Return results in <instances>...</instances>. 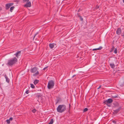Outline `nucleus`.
Returning a JSON list of instances; mask_svg holds the SVG:
<instances>
[{
	"instance_id": "nucleus-1",
	"label": "nucleus",
	"mask_w": 124,
	"mask_h": 124,
	"mask_svg": "<svg viewBox=\"0 0 124 124\" xmlns=\"http://www.w3.org/2000/svg\"><path fill=\"white\" fill-rule=\"evenodd\" d=\"M17 62V59L16 57H14L8 60L7 65L8 66H11L15 64Z\"/></svg>"
},
{
	"instance_id": "nucleus-2",
	"label": "nucleus",
	"mask_w": 124,
	"mask_h": 124,
	"mask_svg": "<svg viewBox=\"0 0 124 124\" xmlns=\"http://www.w3.org/2000/svg\"><path fill=\"white\" fill-rule=\"evenodd\" d=\"M66 106L64 105H59L57 108V111L62 113L65 111L66 109Z\"/></svg>"
},
{
	"instance_id": "nucleus-3",
	"label": "nucleus",
	"mask_w": 124,
	"mask_h": 124,
	"mask_svg": "<svg viewBox=\"0 0 124 124\" xmlns=\"http://www.w3.org/2000/svg\"><path fill=\"white\" fill-rule=\"evenodd\" d=\"M37 68L36 67L33 68L31 69L30 71L31 73H34L36 71L35 73L33 74V76H36L39 75V72L38 71H37Z\"/></svg>"
},
{
	"instance_id": "nucleus-4",
	"label": "nucleus",
	"mask_w": 124,
	"mask_h": 124,
	"mask_svg": "<svg viewBox=\"0 0 124 124\" xmlns=\"http://www.w3.org/2000/svg\"><path fill=\"white\" fill-rule=\"evenodd\" d=\"M54 85V83L53 81L51 80L49 81L48 82L47 86L48 89H50L53 88Z\"/></svg>"
},
{
	"instance_id": "nucleus-5",
	"label": "nucleus",
	"mask_w": 124,
	"mask_h": 124,
	"mask_svg": "<svg viewBox=\"0 0 124 124\" xmlns=\"http://www.w3.org/2000/svg\"><path fill=\"white\" fill-rule=\"evenodd\" d=\"M113 101V100L111 99H109L107 100L104 101V103L108 106L110 107V105L109 104L111 103Z\"/></svg>"
},
{
	"instance_id": "nucleus-6",
	"label": "nucleus",
	"mask_w": 124,
	"mask_h": 124,
	"mask_svg": "<svg viewBox=\"0 0 124 124\" xmlns=\"http://www.w3.org/2000/svg\"><path fill=\"white\" fill-rule=\"evenodd\" d=\"M13 3H11L6 4V9H9L10 6L13 5Z\"/></svg>"
},
{
	"instance_id": "nucleus-7",
	"label": "nucleus",
	"mask_w": 124,
	"mask_h": 124,
	"mask_svg": "<svg viewBox=\"0 0 124 124\" xmlns=\"http://www.w3.org/2000/svg\"><path fill=\"white\" fill-rule=\"evenodd\" d=\"M21 54V51H18L16 53L14 54L17 58H18L20 56Z\"/></svg>"
},
{
	"instance_id": "nucleus-8",
	"label": "nucleus",
	"mask_w": 124,
	"mask_h": 124,
	"mask_svg": "<svg viewBox=\"0 0 124 124\" xmlns=\"http://www.w3.org/2000/svg\"><path fill=\"white\" fill-rule=\"evenodd\" d=\"M31 6V3L30 1L28 2L26 4L24 5V7H30Z\"/></svg>"
},
{
	"instance_id": "nucleus-9",
	"label": "nucleus",
	"mask_w": 124,
	"mask_h": 124,
	"mask_svg": "<svg viewBox=\"0 0 124 124\" xmlns=\"http://www.w3.org/2000/svg\"><path fill=\"white\" fill-rule=\"evenodd\" d=\"M121 29L120 28H118L117 30L116 31V34L118 35H119L121 34Z\"/></svg>"
},
{
	"instance_id": "nucleus-10",
	"label": "nucleus",
	"mask_w": 124,
	"mask_h": 124,
	"mask_svg": "<svg viewBox=\"0 0 124 124\" xmlns=\"http://www.w3.org/2000/svg\"><path fill=\"white\" fill-rule=\"evenodd\" d=\"M121 107H119L118 108L114 110V112L115 113H118L121 110Z\"/></svg>"
},
{
	"instance_id": "nucleus-11",
	"label": "nucleus",
	"mask_w": 124,
	"mask_h": 124,
	"mask_svg": "<svg viewBox=\"0 0 124 124\" xmlns=\"http://www.w3.org/2000/svg\"><path fill=\"white\" fill-rule=\"evenodd\" d=\"M55 44L54 43L50 44L49 45L50 47L51 48H53L54 47Z\"/></svg>"
},
{
	"instance_id": "nucleus-12",
	"label": "nucleus",
	"mask_w": 124,
	"mask_h": 124,
	"mask_svg": "<svg viewBox=\"0 0 124 124\" xmlns=\"http://www.w3.org/2000/svg\"><path fill=\"white\" fill-rule=\"evenodd\" d=\"M102 48V47L101 46H100L99 48H97L94 49H92L93 51H94L95 50H100Z\"/></svg>"
},
{
	"instance_id": "nucleus-13",
	"label": "nucleus",
	"mask_w": 124,
	"mask_h": 124,
	"mask_svg": "<svg viewBox=\"0 0 124 124\" xmlns=\"http://www.w3.org/2000/svg\"><path fill=\"white\" fill-rule=\"evenodd\" d=\"M4 77H5V78L6 79V81L8 83L9 82V79L8 78V77L6 75H5L4 76Z\"/></svg>"
},
{
	"instance_id": "nucleus-14",
	"label": "nucleus",
	"mask_w": 124,
	"mask_h": 124,
	"mask_svg": "<svg viewBox=\"0 0 124 124\" xmlns=\"http://www.w3.org/2000/svg\"><path fill=\"white\" fill-rule=\"evenodd\" d=\"M110 66L112 68H114L115 67V65L114 63L110 64Z\"/></svg>"
},
{
	"instance_id": "nucleus-15",
	"label": "nucleus",
	"mask_w": 124,
	"mask_h": 124,
	"mask_svg": "<svg viewBox=\"0 0 124 124\" xmlns=\"http://www.w3.org/2000/svg\"><path fill=\"white\" fill-rule=\"evenodd\" d=\"M39 81L38 80H36L34 82V84L36 85L39 82Z\"/></svg>"
},
{
	"instance_id": "nucleus-16",
	"label": "nucleus",
	"mask_w": 124,
	"mask_h": 124,
	"mask_svg": "<svg viewBox=\"0 0 124 124\" xmlns=\"http://www.w3.org/2000/svg\"><path fill=\"white\" fill-rule=\"evenodd\" d=\"M115 107H119V105L118 103H116L115 104Z\"/></svg>"
},
{
	"instance_id": "nucleus-17",
	"label": "nucleus",
	"mask_w": 124,
	"mask_h": 124,
	"mask_svg": "<svg viewBox=\"0 0 124 124\" xmlns=\"http://www.w3.org/2000/svg\"><path fill=\"white\" fill-rule=\"evenodd\" d=\"M15 7L14 6H12L10 8V11L11 12H12V10Z\"/></svg>"
},
{
	"instance_id": "nucleus-18",
	"label": "nucleus",
	"mask_w": 124,
	"mask_h": 124,
	"mask_svg": "<svg viewBox=\"0 0 124 124\" xmlns=\"http://www.w3.org/2000/svg\"><path fill=\"white\" fill-rule=\"evenodd\" d=\"M53 119H52L50 122L48 124H52L53 123Z\"/></svg>"
},
{
	"instance_id": "nucleus-19",
	"label": "nucleus",
	"mask_w": 124,
	"mask_h": 124,
	"mask_svg": "<svg viewBox=\"0 0 124 124\" xmlns=\"http://www.w3.org/2000/svg\"><path fill=\"white\" fill-rule=\"evenodd\" d=\"M78 16L80 18V19L81 21H82L83 20V18L81 17V16L78 15Z\"/></svg>"
},
{
	"instance_id": "nucleus-20",
	"label": "nucleus",
	"mask_w": 124,
	"mask_h": 124,
	"mask_svg": "<svg viewBox=\"0 0 124 124\" xmlns=\"http://www.w3.org/2000/svg\"><path fill=\"white\" fill-rule=\"evenodd\" d=\"M31 87L32 88H35V86H34V85L33 84H31Z\"/></svg>"
},
{
	"instance_id": "nucleus-21",
	"label": "nucleus",
	"mask_w": 124,
	"mask_h": 124,
	"mask_svg": "<svg viewBox=\"0 0 124 124\" xmlns=\"http://www.w3.org/2000/svg\"><path fill=\"white\" fill-rule=\"evenodd\" d=\"M112 97L113 98H116L118 97V95H113L112 96Z\"/></svg>"
},
{
	"instance_id": "nucleus-22",
	"label": "nucleus",
	"mask_w": 124,
	"mask_h": 124,
	"mask_svg": "<svg viewBox=\"0 0 124 124\" xmlns=\"http://www.w3.org/2000/svg\"><path fill=\"white\" fill-rule=\"evenodd\" d=\"M88 108H86L84 109V112H86L88 110Z\"/></svg>"
},
{
	"instance_id": "nucleus-23",
	"label": "nucleus",
	"mask_w": 124,
	"mask_h": 124,
	"mask_svg": "<svg viewBox=\"0 0 124 124\" xmlns=\"http://www.w3.org/2000/svg\"><path fill=\"white\" fill-rule=\"evenodd\" d=\"M6 121L8 124H9L10 123V120L9 119L6 120Z\"/></svg>"
},
{
	"instance_id": "nucleus-24",
	"label": "nucleus",
	"mask_w": 124,
	"mask_h": 124,
	"mask_svg": "<svg viewBox=\"0 0 124 124\" xmlns=\"http://www.w3.org/2000/svg\"><path fill=\"white\" fill-rule=\"evenodd\" d=\"M117 50L116 48L114 51V52L116 54L117 53Z\"/></svg>"
},
{
	"instance_id": "nucleus-25",
	"label": "nucleus",
	"mask_w": 124,
	"mask_h": 124,
	"mask_svg": "<svg viewBox=\"0 0 124 124\" xmlns=\"http://www.w3.org/2000/svg\"><path fill=\"white\" fill-rule=\"evenodd\" d=\"M36 110L35 109H34L32 110V112L34 113H35L36 112Z\"/></svg>"
},
{
	"instance_id": "nucleus-26",
	"label": "nucleus",
	"mask_w": 124,
	"mask_h": 124,
	"mask_svg": "<svg viewBox=\"0 0 124 124\" xmlns=\"http://www.w3.org/2000/svg\"><path fill=\"white\" fill-rule=\"evenodd\" d=\"M114 48V46H112V49L110 51V52H112L113 51Z\"/></svg>"
},
{
	"instance_id": "nucleus-27",
	"label": "nucleus",
	"mask_w": 124,
	"mask_h": 124,
	"mask_svg": "<svg viewBox=\"0 0 124 124\" xmlns=\"http://www.w3.org/2000/svg\"><path fill=\"white\" fill-rule=\"evenodd\" d=\"M38 32H37L35 34V35L34 37H33V39L35 38V37L36 36V35L38 34Z\"/></svg>"
},
{
	"instance_id": "nucleus-28",
	"label": "nucleus",
	"mask_w": 124,
	"mask_h": 124,
	"mask_svg": "<svg viewBox=\"0 0 124 124\" xmlns=\"http://www.w3.org/2000/svg\"><path fill=\"white\" fill-rule=\"evenodd\" d=\"M29 0H23V2H25L27 1H28Z\"/></svg>"
},
{
	"instance_id": "nucleus-29",
	"label": "nucleus",
	"mask_w": 124,
	"mask_h": 124,
	"mask_svg": "<svg viewBox=\"0 0 124 124\" xmlns=\"http://www.w3.org/2000/svg\"><path fill=\"white\" fill-rule=\"evenodd\" d=\"M25 93L27 94H28L29 93V91L28 90H27L26 91V92H25Z\"/></svg>"
},
{
	"instance_id": "nucleus-30",
	"label": "nucleus",
	"mask_w": 124,
	"mask_h": 124,
	"mask_svg": "<svg viewBox=\"0 0 124 124\" xmlns=\"http://www.w3.org/2000/svg\"><path fill=\"white\" fill-rule=\"evenodd\" d=\"M10 121H12L13 120V118L12 117H10V118L9 119Z\"/></svg>"
},
{
	"instance_id": "nucleus-31",
	"label": "nucleus",
	"mask_w": 124,
	"mask_h": 124,
	"mask_svg": "<svg viewBox=\"0 0 124 124\" xmlns=\"http://www.w3.org/2000/svg\"><path fill=\"white\" fill-rule=\"evenodd\" d=\"M96 9H98L99 8V6H97L96 7Z\"/></svg>"
},
{
	"instance_id": "nucleus-32",
	"label": "nucleus",
	"mask_w": 124,
	"mask_h": 124,
	"mask_svg": "<svg viewBox=\"0 0 124 124\" xmlns=\"http://www.w3.org/2000/svg\"><path fill=\"white\" fill-rule=\"evenodd\" d=\"M101 85H100L99 86L98 88L97 89H100L101 88Z\"/></svg>"
},
{
	"instance_id": "nucleus-33",
	"label": "nucleus",
	"mask_w": 124,
	"mask_h": 124,
	"mask_svg": "<svg viewBox=\"0 0 124 124\" xmlns=\"http://www.w3.org/2000/svg\"><path fill=\"white\" fill-rule=\"evenodd\" d=\"M112 122L113 123H116V121L114 120H113L112 121Z\"/></svg>"
},
{
	"instance_id": "nucleus-34",
	"label": "nucleus",
	"mask_w": 124,
	"mask_h": 124,
	"mask_svg": "<svg viewBox=\"0 0 124 124\" xmlns=\"http://www.w3.org/2000/svg\"><path fill=\"white\" fill-rule=\"evenodd\" d=\"M19 1V0H16L15 1L16 2H18Z\"/></svg>"
},
{
	"instance_id": "nucleus-35",
	"label": "nucleus",
	"mask_w": 124,
	"mask_h": 124,
	"mask_svg": "<svg viewBox=\"0 0 124 124\" xmlns=\"http://www.w3.org/2000/svg\"><path fill=\"white\" fill-rule=\"evenodd\" d=\"M47 67H45V68H44L43 69V70H45L47 68Z\"/></svg>"
},
{
	"instance_id": "nucleus-36",
	"label": "nucleus",
	"mask_w": 124,
	"mask_h": 124,
	"mask_svg": "<svg viewBox=\"0 0 124 124\" xmlns=\"http://www.w3.org/2000/svg\"><path fill=\"white\" fill-rule=\"evenodd\" d=\"M76 75H73L72 77V78H73L75 76H76Z\"/></svg>"
},
{
	"instance_id": "nucleus-37",
	"label": "nucleus",
	"mask_w": 124,
	"mask_h": 124,
	"mask_svg": "<svg viewBox=\"0 0 124 124\" xmlns=\"http://www.w3.org/2000/svg\"><path fill=\"white\" fill-rule=\"evenodd\" d=\"M2 9V8L0 7V11Z\"/></svg>"
},
{
	"instance_id": "nucleus-38",
	"label": "nucleus",
	"mask_w": 124,
	"mask_h": 124,
	"mask_svg": "<svg viewBox=\"0 0 124 124\" xmlns=\"http://www.w3.org/2000/svg\"><path fill=\"white\" fill-rule=\"evenodd\" d=\"M122 36H124V32H123V34L122 35Z\"/></svg>"
},
{
	"instance_id": "nucleus-39",
	"label": "nucleus",
	"mask_w": 124,
	"mask_h": 124,
	"mask_svg": "<svg viewBox=\"0 0 124 124\" xmlns=\"http://www.w3.org/2000/svg\"><path fill=\"white\" fill-rule=\"evenodd\" d=\"M123 2L124 3V0H123Z\"/></svg>"
},
{
	"instance_id": "nucleus-40",
	"label": "nucleus",
	"mask_w": 124,
	"mask_h": 124,
	"mask_svg": "<svg viewBox=\"0 0 124 124\" xmlns=\"http://www.w3.org/2000/svg\"><path fill=\"white\" fill-rule=\"evenodd\" d=\"M58 101H57V103L58 102Z\"/></svg>"
}]
</instances>
